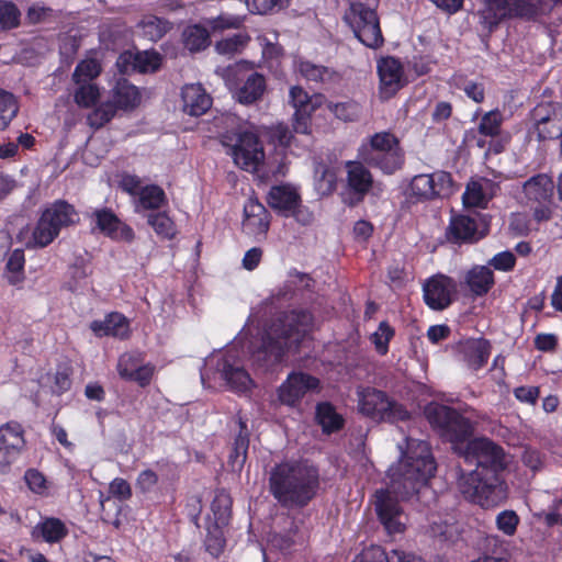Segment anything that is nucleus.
<instances>
[{
    "label": "nucleus",
    "mask_w": 562,
    "mask_h": 562,
    "mask_svg": "<svg viewBox=\"0 0 562 562\" xmlns=\"http://www.w3.org/2000/svg\"><path fill=\"white\" fill-rule=\"evenodd\" d=\"M400 449L403 452L401 459L387 471V487L378 490L374 495L376 515L389 535L405 530L406 516L398 501H411L427 492V482L436 471L427 441L406 438L405 449L403 446Z\"/></svg>",
    "instance_id": "1"
},
{
    "label": "nucleus",
    "mask_w": 562,
    "mask_h": 562,
    "mask_svg": "<svg viewBox=\"0 0 562 562\" xmlns=\"http://www.w3.org/2000/svg\"><path fill=\"white\" fill-rule=\"evenodd\" d=\"M464 457L475 461L476 468L459 477L461 494L483 508L495 507L505 501L507 488L498 475L508 463L504 449L493 440L480 437L468 441Z\"/></svg>",
    "instance_id": "2"
},
{
    "label": "nucleus",
    "mask_w": 562,
    "mask_h": 562,
    "mask_svg": "<svg viewBox=\"0 0 562 562\" xmlns=\"http://www.w3.org/2000/svg\"><path fill=\"white\" fill-rule=\"evenodd\" d=\"M268 485L270 494L281 507L302 509L319 491V470L307 459L284 460L270 469Z\"/></svg>",
    "instance_id": "3"
},
{
    "label": "nucleus",
    "mask_w": 562,
    "mask_h": 562,
    "mask_svg": "<svg viewBox=\"0 0 562 562\" xmlns=\"http://www.w3.org/2000/svg\"><path fill=\"white\" fill-rule=\"evenodd\" d=\"M312 324L306 311L283 313L265 329L261 342L251 351L257 366L270 369L283 361L288 351L297 350Z\"/></svg>",
    "instance_id": "4"
},
{
    "label": "nucleus",
    "mask_w": 562,
    "mask_h": 562,
    "mask_svg": "<svg viewBox=\"0 0 562 562\" xmlns=\"http://www.w3.org/2000/svg\"><path fill=\"white\" fill-rule=\"evenodd\" d=\"M360 156L367 165L393 175L405 164V151L400 139L391 132H379L370 137L369 146L363 147Z\"/></svg>",
    "instance_id": "5"
},
{
    "label": "nucleus",
    "mask_w": 562,
    "mask_h": 562,
    "mask_svg": "<svg viewBox=\"0 0 562 562\" xmlns=\"http://www.w3.org/2000/svg\"><path fill=\"white\" fill-rule=\"evenodd\" d=\"M543 0H483V5L479 10L480 24L487 33H492L495 27L506 18H535Z\"/></svg>",
    "instance_id": "6"
},
{
    "label": "nucleus",
    "mask_w": 562,
    "mask_h": 562,
    "mask_svg": "<svg viewBox=\"0 0 562 562\" xmlns=\"http://www.w3.org/2000/svg\"><path fill=\"white\" fill-rule=\"evenodd\" d=\"M424 415L440 437L452 443H462L472 436V423L452 407L429 403Z\"/></svg>",
    "instance_id": "7"
},
{
    "label": "nucleus",
    "mask_w": 562,
    "mask_h": 562,
    "mask_svg": "<svg viewBox=\"0 0 562 562\" xmlns=\"http://www.w3.org/2000/svg\"><path fill=\"white\" fill-rule=\"evenodd\" d=\"M378 5L351 3L345 11L344 21L352 30L355 36L369 48H379L384 38L376 14Z\"/></svg>",
    "instance_id": "8"
},
{
    "label": "nucleus",
    "mask_w": 562,
    "mask_h": 562,
    "mask_svg": "<svg viewBox=\"0 0 562 562\" xmlns=\"http://www.w3.org/2000/svg\"><path fill=\"white\" fill-rule=\"evenodd\" d=\"M222 144L229 148L234 162L246 171H257L265 159L258 135L250 131H236L222 136Z\"/></svg>",
    "instance_id": "9"
},
{
    "label": "nucleus",
    "mask_w": 562,
    "mask_h": 562,
    "mask_svg": "<svg viewBox=\"0 0 562 562\" xmlns=\"http://www.w3.org/2000/svg\"><path fill=\"white\" fill-rule=\"evenodd\" d=\"M360 412L379 422L396 423L407 420L409 413L404 405L387 397L376 389H367L359 402Z\"/></svg>",
    "instance_id": "10"
},
{
    "label": "nucleus",
    "mask_w": 562,
    "mask_h": 562,
    "mask_svg": "<svg viewBox=\"0 0 562 562\" xmlns=\"http://www.w3.org/2000/svg\"><path fill=\"white\" fill-rule=\"evenodd\" d=\"M206 366H215L216 372L220 374L227 386L236 392H246L252 385L249 373L245 370L240 360L232 351L212 356L205 361Z\"/></svg>",
    "instance_id": "11"
},
{
    "label": "nucleus",
    "mask_w": 562,
    "mask_h": 562,
    "mask_svg": "<svg viewBox=\"0 0 562 562\" xmlns=\"http://www.w3.org/2000/svg\"><path fill=\"white\" fill-rule=\"evenodd\" d=\"M452 177L447 171H436L413 177L409 183L411 195L419 201H430L449 196L452 193Z\"/></svg>",
    "instance_id": "12"
},
{
    "label": "nucleus",
    "mask_w": 562,
    "mask_h": 562,
    "mask_svg": "<svg viewBox=\"0 0 562 562\" xmlns=\"http://www.w3.org/2000/svg\"><path fill=\"white\" fill-rule=\"evenodd\" d=\"M530 119L539 140L555 139L562 133V106L554 102H541L530 112Z\"/></svg>",
    "instance_id": "13"
},
{
    "label": "nucleus",
    "mask_w": 562,
    "mask_h": 562,
    "mask_svg": "<svg viewBox=\"0 0 562 562\" xmlns=\"http://www.w3.org/2000/svg\"><path fill=\"white\" fill-rule=\"evenodd\" d=\"M161 63L162 56L154 49L143 52L126 50L119 56L116 67L123 75L136 71L146 74L157 71Z\"/></svg>",
    "instance_id": "14"
},
{
    "label": "nucleus",
    "mask_w": 562,
    "mask_h": 562,
    "mask_svg": "<svg viewBox=\"0 0 562 562\" xmlns=\"http://www.w3.org/2000/svg\"><path fill=\"white\" fill-rule=\"evenodd\" d=\"M23 428L10 422L0 427V471H5L24 448Z\"/></svg>",
    "instance_id": "15"
},
{
    "label": "nucleus",
    "mask_w": 562,
    "mask_h": 562,
    "mask_svg": "<svg viewBox=\"0 0 562 562\" xmlns=\"http://www.w3.org/2000/svg\"><path fill=\"white\" fill-rule=\"evenodd\" d=\"M376 69L380 79V97L387 100L404 86L402 64L394 57H382L378 60Z\"/></svg>",
    "instance_id": "16"
},
{
    "label": "nucleus",
    "mask_w": 562,
    "mask_h": 562,
    "mask_svg": "<svg viewBox=\"0 0 562 562\" xmlns=\"http://www.w3.org/2000/svg\"><path fill=\"white\" fill-rule=\"evenodd\" d=\"M318 384L319 381L315 376L293 372L279 387V400L285 405L294 406L308 391L317 389Z\"/></svg>",
    "instance_id": "17"
},
{
    "label": "nucleus",
    "mask_w": 562,
    "mask_h": 562,
    "mask_svg": "<svg viewBox=\"0 0 562 562\" xmlns=\"http://www.w3.org/2000/svg\"><path fill=\"white\" fill-rule=\"evenodd\" d=\"M456 292V283L452 279L439 274L430 278L424 284V299L426 304L436 311L448 307L452 302V294Z\"/></svg>",
    "instance_id": "18"
},
{
    "label": "nucleus",
    "mask_w": 562,
    "mask_h": 562,
    "mask_svg": "<svg viewBox=\"0 0 562 562\" xmlns=\"http://www.w3.org/2000/svg\"><path fill=\"white\" fill-rule=\"evenodd\" d=\"M347 171V187L353 199L350 205L361 202L373 187V176L361 161L349 160L345 164Z\"/></svg>",
    "instance_id": "19"
},
{
    "label": "nucleus",
    "mask_w": 562,
    "mask_h": 562,
    "mask_svg": "<svg viewBox=\"0 0 562 562\" xmlns=\"http://www.w3.org/2000/svg\"><path fill=\"white\" fill-rule=\"evenodd\" d=\"M97 227L112 239L132 241L135 237L133 229L121 222L110 209H98L92 213Z\"/></svg>",
    "instance_id": "20"
},
{
    "label": "nucleus",
    "mask_w": 562,
    "mask_h": 562,
    "mask_svg": "<svg viewBox=\"0 0 562 562\" xmlns=\"http://www.w3.org/2000/svg\"><path fill=\"white\" fill-rule=\"evenodd\" d=\"M270 215L257 199H249L244 206L243 228L247 234L263 235L269 229Z\"/></svg>",
    "instance_id": "21"
},
{
    "label": "nucleus",
    "mask_w": 562,
    "mask_h": 562,
    "mask_svg": "<svg viewBox=\"0 0 562 562\" xmlns=\"http://www.w3.org/2000/svg\"><path fill=\"white\" fill-rule=\"evenodd\" d=\"M182 110L192 116L204 114L212 105V98L201 83L186 85L181 91Z\"/></svg>",
    "instance_id": "22"
},
{
    "label": "nucleus",
    "mask_w": 562,
    "mask_h": 562,
    "mask_svg": "<svg viewBox=\"0 0 562 562\" xmlns=\"http://www.w3.org/2000/svg\"><path fill=\"white\" fill-rule=\"evenodd\" d=\"M446 237L453 244L473 243L480 239L475 218L468 215H454L446 229Z\"/></svg>",
    "instance_id": "23"
},
{
    "label": "nucleus",
    "mask_w": 562,
    "mask_h": 562,
    "mask_svg": "<svg viewBox=\"0 0 562 562\" xmlns=\"http://www.w3.org/2000/svg\"><path fill=\"white\" fill-rule=\"evenodd\" d=\"M267 202L271 209L290 216V213L300 206L301 196L289 184L273 186L268 193Z\"/></svg>",
    "instance_id": "24"
},
{
    "label": "nucleus",
    "mask_w": 562,
    "mask_h": 562,
    "mask_svg": "<svg viewBox=\"0 0 562 562\" xmlns=\"http://www.w3.org/2000/svg\"><path fill=\"white\" fill-rule=\"evenodd\" d=\"M554 183L546 173H539L529 178L522 186L526 199L529 202L547 204L553 196Z\"/></svg>",
    "instance_id": "25"
},
{
    "label": "nucleus",
    "mask_w": 562,
    "mask_h": 562,
    "mask_svg": "<svg viewBox=\"0 0 562 562\" xmlns=\"http://www.w3.org/2000/svg\"><path fill=\"white\" fill-rule=\"evenodd\" d=\"M353 562H423L415 554L402 550L386 552L380 546H370L358 554Z\"/></svg>",
    "instance_id": "26"
},
{
    "label": "nucleus",
    "mask_w": 562,
    "mask_h": 562,
    "mask_svg": "<svg viewBox=\"0 0 562 562\" xmlns=\"http://www.w3.org/2000/svg\"><path fill=\"white\" fill-rule=\"evenodd\" d=\"M90 328L98 337L112 336L123 339L130 335V323L120 313H111L103 321H93Z\"/></svg>",
    "instance_id": "27"
},
{
    "label": "nucleus",
    "mask_w": 562,
    "mask_h": 562,
    "mask_svg": "<svg viewBox=\"0 0 562 562\" xmlns=\"http://www.w3.org/2000/svg\"><path fill=\"white\" fill-rule=\"evenodd\" d=\"M237 424L239 427L238 434L234 440L232 451L228 457V465L233 472H240L246 463L248 448H249V430L246 422L238 414Z\"/></svg>",
    "instance_id": "28"
},
{
    "label": "nucleus",
    "mask_w": 562,
    "mask_h": 562,
    "mask_svg": "<svg viewBox=\"0 0 562 562\" xmlns=\"http://www.w3.org/2000/svg\"><path fill=\"white\" fill-rule=\"evenodd\" d=\"M460 352L471 369L479 370L487 362L491 345L485 339H470L461 345Z\"/></svg>",
    "instance_id": "29"
},
{
    "label": "nucleus",
    "mask_w": 562,
    "mask_h": 562,
    "mask_svg": "<svg viewBox=\"0 0 562 562\" xmlns=\"http://www.w3.org/2000/svg\"><path fill=\"white\" fill-rule=\"evenodd\" d=\"M115 105V110H133L140 103V93L134 85L126 79H121L112 89L111 99L109 100Z\"/></svg>",
    "instance_id": "30"
},
{
    "label": "nucleus",
    "mask_w": 562,
    "mask_h": 562,
    "mask_svg": "<svg viewBox=\"0 0 562 562\" xmlns=\"http://www.w3.org/2000/svg\"><path fill=\"white\" fill-rule=\"evenodd\" d=\"M297 69L308 81L324 85H336L341 81V75L335 69L314 64L310 60H301L297 65Z\"/></svg>",
    "instance_id": "31"
},
{
    "label": "nucleus",
    "mask_w": 562,
    "mask_h": 562,
    "mask_svg": "<svg viewBox=\"0 0 562 562\" xmlns=\"http://www.w3.org/2000/svg\"><path fill=\"white\" fill-rule=\"evenodd\" d=\"M43 214L59 232L61 228L74 225L79 221L75 207L64 200L54 202Z\"/></svg>",
    "instance_id": "32"
},
{
    "label": "nucleus",
    "mask_w": 562,
    "mask_h": 562,
    "mask_svg": "<svg viewBox=\"0 0 562 562\" xmlns=\"http://www.w3.org/2000/svg\"><path fill=\"white\" fill-rule=\"evenodd\" d=\"M290 103L295 112H315L325 101L324 94L310 95L302 87L293 86L289 92Z\"/></svg>",
    "instance_id": "33"
},
{
    "label": "nucleus",
    "mask_w": 562,
    "mask_h": 562,
    "mask_svg": "<svg viewBox=\"0 0 562 562\" xmlns=\"http://www.w3.org/2000/svg\"><path fill=\"white\" fill-rule=\"evenodd\" d=\"M266 79L261 74H250L245 83L236 92L237 100L243 104H251L263 95Z\"/></svg>",
    "instance_id": "34"
},
{
    "label": "nucleus",
    "mask_w": 562,
    "mask_h": 562,
    "mask_svg": "<svg viewBox=\"0 0 562 562\" xmlns=\"http://www.w3.org/2000/svg\"><path fill=\"white\" fill-rule=\"evenodd\" d=\"M315 418L325 434L340 430L345 423L342 416L338 414L335 407L328 402L317 404Z\"/></svg>",
    "instance_id": "35"
},
{
    "label": "nucleus",
    "mask_w": 562,
    "mask_h": 562,
    "mask_svg": "<svg viewBox=\"0 0 562 562\" xmlns=\"http://www.w3.org/2000/svg\"><path fill=\"white\" fill-rule=\"evenodd\" d=\"M467 284L475 295H484L494 284L493 271L485 266H476L467 274Z\"/></svg>",
    "instance_id": "36"
},
{
    "label": "nucleus",
    "mask_w": 562,
    "mask_h": 562,
    "mask_svg": "<svg viewBox=\"0 0 562 562\" xmlns=\"http://www.w3.org/2000/svg\"><path fill=\"white\" fill-rule=\"evenodd\" d=\"M66 535L67 528L65 524L57 518H46L43 522L37 524L32 531L34 539L41 537L49 543L60 541Z\"/></svg>",
    "instance_id": "37"
},
{
    "label": "nucleus",
    "mask_w": 562,
    "mask_h": 562,
    "mask_svg": "<svg viewBox=\"0 0 562 562\" xmlns=\"http://www.w3.org/2000/svg\"><path fill=\"white\" fill-rule=\"evenodd\" d=\"M182 41L190 52H199L210 45V34L204 26L189 25L182 32Z\"/></svg>",
    "instance_id": "38"
},
{
    "label": "nucleus",
    "mask_w": 562,
    "mask_h": 562,
    "mask_svg": "<svg viewBox=\"0 0 562 562\" xmlns=\"http://www.w3.org/2000/svg\"><path fill=\"white\" fill-rule=\"evenodd\" d=\"M314 179L316 190L323 195L331 193L336 188V173L323 161H314Z\"/></svg>",
    "instance_id": "39"
},
{
    "label": "nucleus",
    "mask_w": 562,
    "mask_h": 562,
    "mask_svg": "<svg viewBox=\"0 0 562 562\" xmlns=\"http://www.w3.org/2000/svg\"><path fill=\"white\" fill-rule=\"evenodd\" d=\"M139 26L143 30V34L148 37V40L156 42L168 32L171 24L167 20L148 15L139 22Z\"/></svg>",
    "instance_id": "40"
},
{
    "label": "nucleus",
    "mask_w": 562,
    "mask_h": 562,
    "mask_svg": "<svg viewBox=\"0 0 562 562\" xmlns=\"http://www.w3.org/2000/svg\"><path fill=\"white\" fill-rule=\"evenodd\" d=\"M58 234L59 231L42 214L33 231V241L37 247L43 248L49 245Z\"/></svg>",
    "instance_id": "41"
},
{
    "label": "nucleus",
    "mask_w": 562,
    "mask_h": 562,
    "mask_svg": "<svg viewBox=\"0 0 562 562\" xmlns=\"http://www.w3.org/2000/svg\"><path fill=\"white\" fill-rule=\"evenodd\" d=\"M249 41L250 37L247 34H234L233 36L216 42L215 50L221 55L234 56L235 54L240 53Z\"/></svg>",
    "instance_id": "42"
},
{
    "label": "nucleus",
    "mask_w": 562,
    "mask_h": 562,
    "mask_svg": "<svg viewBox=\"0 0 562 562\" xmlns=\"http://www.w3.org/2000/svg\"><path fill=\"white\" fill-rule=\"evenodd\" d=\"M115 105L108 100L88 114L87 123L90 127L99 130L109 123L115 116Z\"/></svg>",
    "instance_id": "43"
},
{
    "label": "nucleus",
    "mask_w": 562,
    "mask_h": 562,
    "mask_svg": "<svg viewBox=\"0 0 562 562\" xmlns=\"http://www.w3.org/2000/svg\"><path fill=\"white\" fill-rule=\"evenodd\" d=\"M18 111L19 105L15 97L8 91L0 90V130L8 127Z\"/></svg>",
    "instance_id": "44"
},
{
    "label": "nucleus",
    "mask_w": 562,
    "mask_h": 562,
    "mask_svg": "<svg viewBox=\"0 0 562 562\" xmlns=\"http://www.w3.org/2000/svg\"><path fill=\"white\" fill-rule=\"evenodd\" d=\"M24 262L25 258L23 249H14L10 254L5 263L8 281L10 284H16L23 280Z\"/></svg>",
    "instance_id": "45"
},
{
    "label": "nucleus",
    "mask_w": 562,
    "mask_h": 562,
    "mask_svg": "<svg viewBox=\"0 0 562 562\" xmlns=\"http://www.w3.org/2000/svg\"><path fill=\"white\" fill-rule=\"evenodd\" d=\"M166 201L164 190L158 186H147L140 189L139 204L146 210L159 209Z\"/></svg>",
    "instance_id": "46"
},
{
    "label": "nucleus",
    "mask_w": 562,
    "mask_h": 562,
    "mask_svg": "<svg viewBox=\"0 0 562 562\" xmlns=\"http://www.w3.org/2000/svg\"><path fill=\"white\" fill-rule=\"evenodd\" d=\"M147 222L164 238H172L176 234L173 222L164 212L148 214Z\"/></svg>",
    "instance_id": "47"
},
{
    "label": "nucleus",
    "mask_w": 562,
    "mask_h": 562,
    "mask_svg": "<svg viewBox=\"0 0 562 562\" xmlns=\"http://www.w3.org/2000/svg\"><path fill=\"white\" fill-rule=\"evenodd\" d=\"M327 108L337 119L345 122L356 121L360 114V105L355 101L329 102Z\"/></svg>",
    "instance_id": "48"
},
{
    "label": "nucleus",
    "mask_w": 562,
    "mask_h": 562,
    "mask_svg": "<svg viewBox=\"0 0 562 562\" xmlns=\"http://www.w3.org/2000/svg\"><path fill=\"white\" fill-rule=\"evenodd\" d=\"M20 10L10 1L0 0V24L2 29H15L20 24Z\"/></svg>",
    "instance_id": "49"
},
{
    "label": "nucleus",
    "mask_w": 562,
    "mask_h": 562,
    "mask_svg": "<svg viewBox=\"0 0 562 562\" xmlns=\"http://www.w3.org/2000/svg\"><path fill=\"white\" fill-rule=\"evenodd\" d=\"M75 92V102L81 108H91L100 97L99 88L92 83H79Z\"/></svg>",
    "instance_id": "50"
},
{
    "label": "nucleus",
    "mask_w": 562,
    "mask_h": 562,
    "mask_svg": "<svg viewBox=\"0 0 562 562\" xmlns=\"http://www.w3.org/2000/svg\"><path fill=\"white\" fill-rule=\"evenodd\" d=\"M503 116L499 111H490L484 114L480 124L479 132L485 136H497L501 132Z\"/></svg>",
    "instance_id": "51"
},
{
    "label": "nucleus",
    "mask_w": 562,
    "mask_h": 562,
    "mask_svg": "<svg viewBox=\"0 0 562 562\" xmlns=\"http://www.w3.org/2000/svg\"><path fill=\"white\" fill-rule=\"evenodd\" d=\"M99 74L100 66L95 60H83L77 65L72 74V79L76 83H86L87 81L95 78Z\"/></svg>",
    "instance_id": "52"
},
{
    "label": "nucleus",
    "mask_w": 562,
    "mask_h": 562,
    "mask_svg": "<svg viewBox=\"0 0 562 562\" xmlns=\"http://www.w3.org/2000/svg\"><path fill=\"white\" fill-rule=\"evenodd\" d=\"M232 499L228 494L221 492L216 494L212 502V510L215 519L220 524L227 522L231 516Z\"/></svg>",
    "instance_id": "53"
},
{
    "label": "nucleus",
    "mask_w": 562,
    "mask_h": 562,
    "mask_svg": "<svg viewBox=\"0 0 562 562\" xmlns=\"http://www.w3.org/2000/svg\"><path fill=\"white\" fill-rule=\"evenodd\" d=\"M143 363L138 353L125 352L117 362V371L122 379L127 380L132 373Z\"/></svg>",
    "instance_id": "54"
},
{
    "label": "nucleus",
    "mask_w": 562,
    "mask_h": 562,
    "mask_svg": "<svg viewBox=\"0 0 562 562\" xmlns=\"http://www.w3.org/2000/svg\"><path fill=\"white\" fill-rule=\"evenodd\" d=\"M519 524V517L514 510H504L496 517L497 528L507 536H513Z\"/></svg>",
    "instance_id": "55"
},
{
    "label": "nucleus",
    "mask_w": 562,
    "mask_h": 562,
    "mask_svg": "<svg viewBox=\"0 0 562 562\" xmlns=\"http://www.w3.org/2000/svg\"><path fill=\"white\" fill-rule=\"evenodd\" d=\"M463 202L467 206H483L487 201L482 184L475 181L470 182L463 193Z\"/></svg>",
    "instance_id": "56"
},
{
    "label": "nucleus",
    "mask_w": 562,
    "mask_h": 562,
    "mask_svg": "<svg viewBox=\"0 0 562 562\" xmlns=\"http://www.w3.org/2000/svg\"><path fill=\"white\" fill-rule=\"evenodd\" d=\"M393 335V328L386 322H381L378 330L372 335L375 348L381 355L386 353L387 344Z\"/></svg>",
    "instance_id": "57"
},
{
    "label": "nucleus",
    "mask_w": 562,
    "mask_h": 562,
    "mask_svg": "<svg viewBox=\"0 0 562 562\" xmlns=\"http://www.w3.org/2000/svg\"><path fill=\"white\" fill-rule=\"evenodd\" d=\"M516 258L510 251H503L495 255L491 260L490 265L496 270L509 271L514 268Z\"/></svg>",
    "instance_id": "58"
},
{
    "label": "nucleus",
    "mask_w": 562,
    "mask_h": 562,
    "mask_svg": "<svg viewBox=\"0 0 562 562\" xmlns=\"http://www.w3.org/2000/svg\"><path fill=\"white\" fill-rule=\"evenodd\" d=\"M154 374V367L150 364H140L127 379V381H134L139 386L144 387L148 385L151 381Z\"/></svg>",
    "instance_id": "59"
},
{
    "label": "nucleus",
    "mask_w": 562,
    "mask_h": 562,
    "mask_svg": "<svg viewBox=\"0 0 562 562\" xmlns=\"http://www.w3.org/2000/svg\"><path fill=\"white\" fill-rule=\"evenodd\" d=\"M314 112H294L293 115V131L297 134H310L311 132V116Z\"/></svg>",
    "instance_id": "60"
},
{
    "label": "nucleus",
    "mask_w": 562,
    "mask_h": 562,
    "mask_svg": "<svg viewBox=\"0 0 562 562\" xmlns=\"http://www.w3.org/2000/svg\"><path fill=\"white\" fill-rule=\"evenodd\" d=\"M279 0H246L249 12L254 14H267L277 5Z\"/></svg>",
    "instance_id": "61"
},
{
    "label": "nucleus",
    "mask_w": 562,
    "mask_h": 562,
    "mask_svg": "<svg viewBox=\"0 0 562 562\" xmlns=\"http://www.w3.org/2000/svg\"><path fill=\"white\" fill-rule=\"evenodd\" d=\"M110 493L121 499H128L132 496V490L124 479H114L110 484Z\"/></svg>",
    "instance_id": "62"
},
{
    "label": "nucleus",
    "mask_w": 562,
    "mask_h": 562,
    "mask_svg": "<svg viewBox=\"0 0 562 562\" xmlns=\"http://www.w3.org/2000/svg\"><path fill=\"white\" fill-rule=\"evenodd\" d=\"M24 479L33 492L40 493L43 488H45L46 480L44 475L37 470H27Z\"/></svg>",
    "instance_id": "63"
},
{
    "label": "nucleus",
    "mask_w": 562,
    "mask_h": 562,
    "mask_svg": "<svg viewBox=\"0 0 562 562\" xmlns=\"http://www.w3.org/2000/svg\"><path fill=\"white\" fill-rule=\"evenodd\" d=\"M514 393L520 402L533 404L539 396V389L536 386H519L515 389Z\"/></svg>",
    "instance_id": "64"
}]
</instances>
